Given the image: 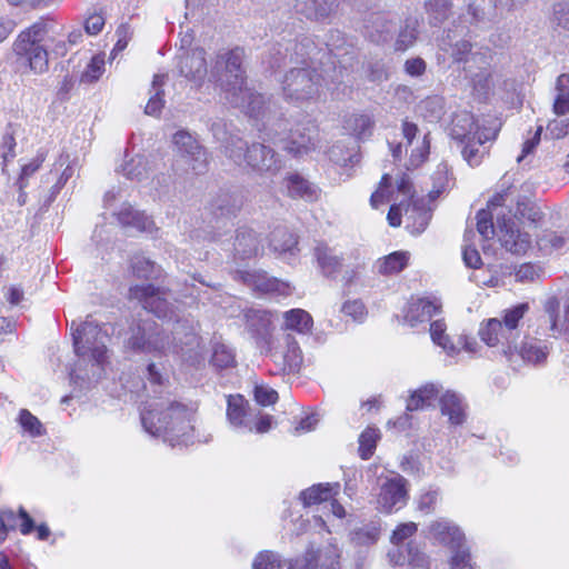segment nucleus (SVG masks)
Returning <instances> with one entry per match:
<instances>
[{"label": "nucleus", "instance_id": "1", "mask_svg": "<svg viewBox=\"0 0 569 569\" xmlns=\"http://www.w3.org/2000/svg\"><path fill=\"white\" fill-rule=\"evenodd\" d=\"M200 343L201 337L192 326L176 329L170 336L151 319L134 320L129 327V338L127 340L129 349L158 357L183 356L198 349Z\"/></svg>", "mask_w": 569, "mask_h": 569}, {"label": "nucleus", "instance_id": "24", "mask_svg": "<svg viewBox=\"0 0 569 569\" xmlns=\"http://www.w3.org/2000/svg\"><path fill=\"white\" fill-rule=\"evenodd\" d=\"M429 532L433 539L445 546H459L462 539V535L458 527L443 520L433 521L429 527Z\"/></svg>", "mask_w": 569, "mask_h": 569}, {"label": "nucleus", "instance_id": "32", "mask_svg": "<svg viewBox=\"0 0 569 569\" xmlns=\"http://www.w3.org/2000/svg\"><path fill=\"white\" fill-rule=\"evenodd\" d=\"M254 288L262 293H273L284 297L291 293L289 283L273 277L258 276L254 280Z\"/></svg>", "mask_w": 569, "mask_h": 569}, {"label": "nucleus", "instance_id": "29", "mask_svg": "<svg viewBox=\"0 0 569 569\" xmlns=\"http://www.w3.org/2000/svg\"><path fill=\"white\" fill-rule=\"evenodd\" d=\"M117 219L122 226L134 227L140 231H147L153 224L144 212L137 211L131 206L123 207L117 213Z\"/></svg>", "mask_w": 569, "mask_h": 569}, {"label": "nucleus", "instance_id": "26", "mask_svg": "<svg viewBox=\"0 0 569 569\" xmlns=\"http://www.w3.org/2000/svg\"><path fill=\"white\" fill-rule=\"evenodd\" d=\"M438 388L432 383H427L410 395L406 409L408 411H417L428 408L438 398Z\"/></svg>", "mask_w": 569, "mask_h": 569}, {"label": "nucleus", "instance_id": "40", "mask_svg": "<svg viewBox=\"0 0 569 569\" xmlns=\"http://www.w3.org/2000/svg\"><path fill=\"white\" fill-rule=\"evenodd\" d=\"M540 250H559L566 244V238L553 230H545L536 240Z\"/></svg>", "mask_w": 569, "mask_h": 569}, {"label": "nucleus", "instance_id": "45", "mask_svg": "<svg viewBox=\"0 0 569 569\" xmlns=\"http://www.w3.org/2000/svg\"><path fill=\"white\" fill-rule=\"evenodd\" d=\"M543 309L548 315L550 322V331L556 332L560 331V301L556 296L549 297Z\"/></svg>", "mask_w": 569, "mask_h": 569}, {"label": "nucleus", "instance_id": "10", "mask_svg": "<svg viewBox=\"0 0 569 569\" xmlns=\"http://www.w3.org/2000/svg\"><path fill=\"white\" fill-rule=\"evenodd\" d=\"M550 353V347L541 340L533 337H525L520 345L508 347L505 351V358L510 363L525 362L529 365H542L547 361Z\"/></svg>", "mask_w": 569, "mask_h": 569}, {"label": "nucleus", "instance_id": "2", "mask_svg": "<svg viewBox=\"0 0 569 569\" xmlns=\"http://www.w3.org/2000/svg\"><path fill=\"white\" fill-rule=\"evenodd\" d=\"M502 129L498 117H487L481 121L473 116L453 122L451 138L460 146L461 156L470 167H479L490 153V146L496 142Z\"/></svg>", "mask_w": 569, "mask_h": 569}, {"label": "nucleus", "instance_id": "56", "mask_svg": "<svg viewBox=\"0 0 569 569\" xmlns=\"http://www.w3.org/2000/svg\"><path fill=\"white\" fill-rule=\"evenodd\" d=\"M439 492L437 490H430L420 495L417 503V508L425 515H430L435 511Z\"/></svg>", "mask_w": 569, "mask_h": 569}, {"label": "nucleus", "instance_id": "36", "mask_svg": "<svg viewBox=\"0 0 569 569\" xmlns=\"http://www.w3.org/2000/svg\"><path fill=\"white\" fill-rule=\"evenodd\" d=\"M210 362L220 370L233 368L237 363L233 351L223 343H217L213 347Z\"/></svg>", "mask_w": 569, "mask_h": 569}, {"label": "nucleus", "instance_id": "58", "mask_svg": "<svg viewBox=\"0 0 569 569\" xmlns=\"http://www.w3.org/2000/svg\"><path fill=\"white\" fill-rule=\"evenodd\" d=\"M16 137L13 132H6L2 136L1 143H0V150H1V157L4 162L13 159L16 157Z\"/></svg>", "mask_w": 569, "mask_h": 569}, {"label": "nucleus", "instance_id": "31", "mask_svg": "<svg viewBox=\"0 0 569 569\" xmlns=\"http://www.w3.org/2000/svg\"><path fill=\"white\" fill-rule=\"evenodd\" d=\"M380 439L379 429L368 426L359 436L358 453L362 460L370 459L377 448V442Z\"/></svg>", "mask_w": 569, "mask_h": 569}, {"label": "nucleus", "instance_id": "18", "mask_svg": "<svg viewBox=\"0 0 569 569\" xmlns=\"http://www.w3.org/2000/svg\"><path fill=\"white\" fill-rule=\"evenodd\" d=\"M440 311V303L426 298H419L415 301H411L408 305L403 315V319L411 327H415L418 323L429 321L433 316L438 315Z\"/></svg>", "mask_w": 569, "mask_h": 569}, {"label": "nucleus", "instance_id": "61", "mask_svg": "<svg viewBox=\"0 0 569 569\" xmlns=\"http://www.w3.org/2000/svg\"><path fill=\"white\" fill-rule=\"evenodd\" d=\"M462 259L467 267L478 269L482 264L481 256L473 246H466L462 251Z\"/></svg>", "mask_w": 569, "mask_h": 569}, {"label": "nucleus", "instance_id": "41", "mask_svg": "<svg viewBox=\"0 0 569 569\" xmlns=\"http://www.w3.org/2000/svg\"><path fill=\"white\" fill-rule=\"evenodd\" d=\"M477 230L485 239L493 238L495 224H493V212L490 210L481 209L477 212Z\"/></svg>", "mask_w": 569, "mask_h": 569}, {"label": "nucleus", "instance_id": "43", "mask_svg": "<svg viewBox=\"0 0 569 569\" xmlns=\"http://www.w3.org/2000/svg\"><path fill=\"white\" fill-rule=\"evenodd\" d=\"M104 72V58L100 54L93 56L87 64L82 80L87 82L97 81Z\"/></svg>", "mask_w": 569, "mask_h": 569}, {"label": "nucleus", "instance_id": "11", "mask_svg": "<svg viewBox=\"0 0 569 569\" xmlns=\"http://www.w3.org/2000/svg\"><path fill=\"white\" fill-rule=\"evenodd\" d=\"M166 295V290L152 283L134 284L129 288V299L137 300L146 310L159 318L167 317L170 311Z\"/></svg>", "mask_w": 569, "mask_h": 569}, {"label": "nucleus", "instance_id": "50", "mask_svg": "<svg viewBox=\"0 0 569 569\" xmlns=\"http://www.w3.org/2000/svg\"><path fill=\"white\" fill-rule=\"evenodd\" d=\"M341 311L345 316H348L358 322H361L367 316V308L359 299L346 301L342 305Z\"/></svg>", "mask_w": 569, "mask_h": 569}, {"label": "nucleus", "instance_id": "22", "mask_svg": "<svg viewBox=\"0 0 569 569\" xmlns=\"http://www.w3.org/2000/svg\"><path fill=\"white\" fill-rule=\"evenodd\" d=\"M249 410V402L242 395L236 393L227 396L226 416L231 426L236 428L246 427V419Z\"/></svg>", "mask_w": 569, "mask_h": 569}, {"label": "nucleus", "instance_id": "7", "mask_svg": "<svg viewBox=\"0 0 569 569\" xmlns=\"http://www.w3.org/2000/svg\"><path fill=\"white\" fill-rule=\"evenodd\" d=\"M106 337L107 332L102 326L88 320L82 322L72 333L76 355L82 357L90 353L98 365H103L108 351L104 345Z\"/></svg>", "mask_w": 569, "mask_h": 569}, {"label": "nucleus", "instance_id": "60", "mask_svg": "<svg viewBox=\"0 0 569 569\" xmlns=\"http://www.w3.org/2000/svg\"><path fill=\"white\" fill-rule=\"evenodd\" d=\"M164 107V91L157 90L146 104L144 112L149 116H158Z\"/></svg>", "mask_w": 569, "mask_h": 569}, {"label": "nucleus", "instance_id": "4", "mask_svg": "<svg viewBox=\"0 0 569 569\" xmlns=\"http://www.w3.org/2000/svg\"><path fill=\"white\" fill-rule=\"evenodd\" d=\"M193 410L177 400H152L141 412L144 429L152 436H183L192 430Z\"/></svg>", "mask_w": 569, "mask_h": 569}, {"label": "nucleus", "instance_id": "28", "mask_svg": "<svg viewBox=\"0 0 569 569\" xmlns=\"http://www.w3.org/2000/svg\"><path fill=\"white\" fill-rule=\"evenodd\" d=\"M440 410L443 416H448L453 425H461L465 420V410L459 397L450 391L443 393L439 400Z\"/></svg>", "mask_w": 569, "mask_h": 569}, {"label": "nucleus", "instance_id": "35", "mask_svg": "<svg viewBox=\"0 0 569 569\" xmlns=\"http://www.w3.org/2000/svg\"><path fill=\"white\" fill-rule=\"evenodd\" d=\"M47 154L48 152L46 150H39L28 163L21 167L17 181L20 190H23L28 186L29 178L32 177L41 168L47 159Z\"/></svg>", "mask_w": 569, "mask_h": 569}, {"label": "nucleus", "instance_id": "55", "mask_svg": "<svg viewBox=\"0 0 569 569\" xmlns=\"http://www.w3.org/2000/svg\"><path fill=\"white\" fill-rule=\"evenodd\" d=\"M418 530L415 522L400 523L396 527L391 535V542L393 545L402 543L406 539L412 537Z\"/></svg>", "mask_w": 569, "mask_h": 569}, {"label": "nucleus", "instance_id": "34", "mask_svg": "<svg viewBox=\"0 0 569 569\" xmlns=\"http://www.w3.org/2000/svg\"><path fill=\"white\" fill-rule=\"evenodd\" d=\"M432 188L429 191V198L436 200L443 192L450 189L451 186V173L447 166H439L431 176Z\"/></svg>", "mask_w": 569, "mask_h": 569}, {"label": "nucleus", "instance_id": "15", "mask_svg": "<svg viewBox=\"0 0 569 569\" xmlns=\"http://www.w3.org/2000/svg\"><path fill=\"white\" fill-rule=\"evenodd\" d=\"M407 499V480L401 476L388 479L381 487L379 502L383 511L388 513H390L397 505L406 503Z\"/></svg>", "mask_w": 569, "mask_h": 569}, {"label": "nucleus", "instance_id": "54", "mask_svg": "<svg viewBox=\"0 0 569 569\" xmlns=\"http://www.w3.org/2000/svg\"><path fill=\"white\" fill-rule=\"evenodd\" d=\"M315 136L305 134L301 136V141H297L293 138L289 141L287 149L289 152L295 156H301L308 153L310 150L315 149Z\"/></svg>", "mask_w": 569, "mask_h": 569}, {"label": "nucleus", "instance_id": "9", "mask_svg": "<svg viewBox=\"0 0 569 569\" xmlns=\"http://www.w3.org/2000/svg\"><path fill=\"white\" fill-rule=\"evenodd\" d=\"M319 74L310 69H291L283 79V94L289 101H305L318 94Z\"/></svg>", "mask_w": 569, "mask_h": 569}, {"label": "nucleus", "instance_id": "39", "mask_svg": "<svg viewBox=\"0 0 569 569\" xmlns=\"http://www.w3.org/2000/svg\"><path fill=\"white\" fill-rule=\"evenodd\" d=\"M242 92H246L248 99L246 104H241V107L244 109V112L251 118H258L261 116L266 109V100L263 94L251 91L247 87Z\"/></svg>", "mask_w": 569, "mask_h": 569}, {"label": "nucleus", "instance_id": "23", "mask_svg": "<svg viewBox=\"0 0 569 569\" xmlns=\"http://www.w3.org/2000/svg\"><path fill=\"white\" fill-rule=\"evenodd\" d=\"M288 196L292 199L315 201L319 197V190L307 179L298 173L289 174L287 178Z\"/></svg>", "mask_w": 569, "mask_h": 569}, {"label": "nucleus", "instance_id": "12", "mask_svg": "<svg viewBox=\"0 0 569 569\" xmlns=\"http://www.w3.org/2000/svg\"><path fill=\"white\" fill-rule=\"evenodd\" d=\"M340 558L336 549H308L302 557L291 561L288 569H341Z\"/></svg>", "mask_w": 569, "mask_h": 569}, {"label": "nucleus", "instance_id": "53", "mask_svg": "<svg viewBox=\"0 0 569 569\" xmlns=\"http://www.w3.org/2000/svg\"><path fill=\"white\" fill-rule=\"evenodd\" d=\"M106 24L104 12L100 10L89 13L84 20V30L88 34L96 36L100 33Z\"/></svg>", "mask_w": 569, "mask_h": 569}, {"label": "nucleus", "instance_id": "25", "mask_svg": "<svg viewBox=\"0 0 569 569\" xmlns=\"http://www.w3.org/2000/svg\"><path fill=\"white\" fill-rule=\"evenodd\" d=\"M410 254L408 251H393L377 261L378 273L381 276H392L401 272L409 263Z\"/></svg>", "mask_w": 569, "mask_h": 569}, {"label": "nucleus", "instance_id": "3", "mask_svg": "<svg viewBox=\"0 0 569 569\" xmlns=\"http://www.w3.org/2000/svg\"><path fill=\"white\" fill-rule=\"evenodd\" d=\"M50 17H41L28 28L19 32L12 43V53L18 72L22 74H42L49 69V53L42 44L48 33Z\"/></svg>", "mask_w": 569, "mask_h": 569}, {"label": "nucleus", "instance_id": "37", "mask_svg": "<svg viewBox=\"0 0 569 569\" xmlns=\"http://www.w3.org/2000/svg\"><path fill=\"white\" fill-rule=\"evenodd\" d=\"M392 178L389 173H383L380 178L378 188L370 196V206L378 209L381 204L388 202L391 198Z\"/></svg>", "mask_w": 569, "mask_h": 569}, {"label": "nucleus", "instance_id": "46", "mask_svg": "<svg viewBox=\"0 0 569 569\" xmlns=\"http://www.w3.org/2000/svg\"><path fill=\"white\" fill-rule=\"evenodd\" d=\"M430 154V133L423 136L421 143L411 151L409 162L417 168L425 163Z\"/></svg>", "mask_w": 569, "mask_h": 569}, {"label": "nucleus", "instance_id": "44", "mask_svg": "<svg viewBox=\"0 0 569 569\" xmlns=\"http://www.w3.org/2000/svg\"><path fill=\"white\" fill-rule=\"evenodd\" d=\"M273 248L279 252H288L298 246V238L288 231H278L273 234Z\"/></svg>", "mask_w": 569, "mask_h": 569}, {"label": "nucleus", "instance_id": "14", "mask_svg": "<svg viewBox=\"0 0 569 569\" xmlns=\"http://www.w3.org/2000/svg\"><path fill=\"white\" fill-rule=\"evenodd\" d=\"M173 143L180 152L190 157L192 170L201 172L207 168L208 161L204 149L199 146L198 141L184 130H180L173 136Z\"/></svg>", "mask_w": 569, "mask_h": 569}, {"label": "nucleus", "instance_id": "21", "mask_svg": "<svg viewBox=\"0 0 569 569\" xmlns=\"http://www.w3.org/2000/svg\"><path fill=\"white\" fill-rule=\"evenodd\" d=\"M272 313L268 310L247 309L244 311V319L249 330L252 333H266L262 340L270 345L272 337L270 335Z\"/></svg>", "mask_w": 569, "mask_h": 569}, {"label": "nucleus", "instance_id": "5", "mask_svg": "<svg viewBox=\"0 0 569 569\" xmlns=\"http://www.w3.org/2000/svg\"><path fill=\"white\" fill-rule=\"evenodd\" d=\"M543 218L541 209L531 201H518L512 217L497 214L501 246L512 253L525 254L532 246V236L521 229H537Z\"/></svg>", "mask_w": 569, "mask_h": 569}, {"label": "nucleus", "instance_id": "19", "mask_svg": "<svg viewBox=\"0 0 569 569\" xmlns=\"http://www.w3.org/2000/svg\"><path fill=\"white\" fill-rule=\"evenodd\" d=\"M340 491L339 482H320L300 492V500L303 507L318 506L338 497Z\"/></svg>", "mask_w": 569, "mask_h": 569}, {"label": "nucleus", "instance_id": "62", "mask_svg": "<svg viewBox=\"0 0 569 569\" xmlns=\"http://www.w3.org/2000/svg\"><path fill=\"white\" fill-rule=\"evenodd\" d=\"M116 34L118 39L114 44L113 51L121 52L128 47V43L131 40V30L129 24H120L116 31Z\"/></svg>", "mask_w": 569, "mask_h": 569}, {"label": "nucleus", "instance_id": "51", "mask_svg": "<svg viewBox=\"0 0 569 569\" xmlns=\"http://www.w3.org/2000/svg\"><path fill=\"white\" fill-rule=\"evenodd\" d=\"M17 528V517L12 509L0 510V545L7 539L9 530Z\"/></svg>", "mask_w": 569, "mask_h": 569}, {"label": "nucleus", "instance_id": "33", "mask_svg": "<svg viewBox=\"0 0 569 569\" xmlns=\"http://www.w3.org/2000/svg\"><path fill=\"white\" fill-rule=\"evenodd\" d=\"M236 250L242 258L257 256L258 239L252 230L238 231L234 242Z\"/></svg>", "mask_w": 569, "mask_h": 569}, {"label": "nucleus", "instance_id": "42", "mask_svg": "<svg viewBox=\"0 0 569 569\" xmlns=\"http://www.w3.org/2000/svg\"><path fill=\"white\" fill-rule=\"evenodd\" d=\"M347 123L358 138L370 134L373 127L372 119L367 114H352Z\"/></svg>", "mask_w": 569, "mask_h": 569}, {"label": "nucleus", "instance_id": "38", "mask_svg": "<svg viewBox=\"0 0 569 569\" xmlns=\"http://www.w3.org/2000/svg\"><path fill=\"white\" fill-rule=\"evenodd\" d=\"M18 421L23 431L31 437H39L44 433V428L40 420L28 409H21L19 411Z\"/></svg>", "mask_w": 569, "mask_h": 569}, {"label": "nucleus", "instance_id": "52", "mask_svg": "<svg viewBox=\"0 0 569 569\" xmlns=\"http://www.w3.org/2000/svg\"><path fill=\"white\" fill-rule=\"evenodd\" d=\"M253 396L254 400L263 407L274 405L279 399L278 392L274 389L262 385L254 387Z\"/></svg>", "mask_w": 569, "mask_h": 569}, {"label": "nucleus", "instance_id": "16", "mask_svg": "<svg viewBox=\"0 0 569 569\" xmlns=\"http://www.w3.org/2000/svg\"><path fill=\"white\" fill-rule=\"evenodd\" d=\"M243 159L248 167L259 172L278 170L274 151L261 143H252L248 147L243 153Z\"/></svg>", "mask_w": 569, "mask_h": 569}, {"label": "nucleus", "instance_id": "48", "mask_svg": "<svg viewBox=\"0 0 569 569\" xmlns=\"http://www.w3.org/2000/svg\"><path fill=\"white\" fill-rule=\"evenodd\" d=\"M253 569H281V561L276 553L269 550L260 551L252 563Z\"/></svg>", "mask_w": 569, "mask_h": 569}, {"label": "nucleus", "instance_id": "63", "mask_svg": "<svg viewBox=\"0 0 569 569\" xmlns=\"http://www.w3.org/2000/svg\"><path fill=\"white\" fill-rule=\"evenodd\" d=\"M16 517L17 519H20V523L17 527L19 528L21 535L27 536L34 530V521L23 507L19 508L18 515H16Z\"/></svg>", "mask_w": 569, "mask_h": 569}, {"label": "nucleus", "instance_id": "6", "mask_svg": "<svg viewBox=\"0 0 569 569\" xmlns=\"http://www.w3.org/2000/svg\"><path fill=\"white\" fill-rule=\"evenodd\" d=\"M529 311V303L522 302L501 312V319L490 318L481 322L479 337L488 347H501V353L508 347H515L519 338V325Z\"/></svg>", "mask_w": 569, "mask_h": 569}, {"label": "nucleus", "instance_id": "57", "mask_svg": "<svg viewBox=\"0 0 569 569\" xmlns=\"http://www.w3.org/2000/svg\"><path fill=\"white\" fill-rule=\"evenodd\" d=\"M538 277V269L531 262L521 263L515 270V278L518 282H532Z\"/></svg>", "mask_w": 569, "mask_h": 569}, {"label": "nucleus", "instance_id": "59", "mask_svg": "<svg viewBox=\"0 0 569 569\" xmlns=\"http://www.w3.org/2000/svg\"><path fill=\"white\" fill-rule=\"evenodd\" d=\"M450 567L451 569H473L469 550H456L450 559Z\"/></svg>", "mask_w": 569, "mask_h": 569}, {"label": "nucleus", "instance_id": "64", "mask_svg": "<svg viewBox=\"0 0 569 569\" xmlns=\"http://www.w3.org/2000/svg\"><path fill=\"white\" fill-rule=\"evenodd\" d=\"M548 129L555 138H565L569 133V119L551 120Z\"/></svg>", "mask_w": 569, "mask_h": 569}, {"label": "nucleus", "instance_id": "8", "mask_svg": "<svg viewBox=\"0 0 569 569\" xmlns=\"http://www.w3.org/2000/svg\"><path fill=\"white\" fill-rule=\"evenodd\" d=\"M244 50L236 47L224 53L218 54L216 67L223 66V90L232 98H237L247 86V74L242 67Z\"/></svg>", "mask_w": 569, "mask_h": 569}, {"label": "nucleus", "instance_id": "27", "mask_svg": "<svg viewBox=\"0 0 569 569\" xmlns=\"http://www.w3.org/2000/svg\"><path fill=\"white\" fill-rule=\"evenodd\" d=\"M284 329L298 333H308L313 326L312 317L303 309L295 308L283 313Z\"/></svg>", "mask_w": 569, "mask_h": 569}, {"label": "nucleus", "instance_id": "13", "mask_svg": "<svg viewBox=\"0 0 569 569\" xmlns=\"http://www.w3.org/2000/svg\"><path fill=\"white\" fill-rule=\"evenodd\" d=\"M179 72L189 81L200 82L208 73L206 50L196 48L179 56Z\"/></svg>", "mask_w": 569, "mask_h": 569}, {"label": "nucleus", "instance_id": "20", "mask_svg": "<svg viewBox=\"0 0 569 569\" xmlns=\"http://www.w3.org/2000/svg\"><path fill=\"white\" fill-rule=\"evenodd\" d=\"M313 256L326 277H335L339 273L343 266V257L336 254L335 250L330 248L325 241L317 242L313 249Z\"/></svg>", "mask_w": 569, "mask_h": 569}, {"label": "nucleus", "instance_id": "49", "mask_svg": "<svg viewBox=\"0 0 569 569\" xmlns=\"http://www.w3.org/2000/svg\"><path fill=\"white\" fill-rule=\"evenodd\" d=\"M447 326L443 320H435L430 323V336L432 341L442 347L443 349H448L450 347V339L446 333Z\"/></svg>", "mask_w": 569, "mask_h": 569}, {"label": "nucleus", "instance_id": "47", "mask_svg": "<svg viewBox=\"0 0 569 569\" xmlns=\"http://www.w3.org/2000/svg\"><path fill=\"white\" fill-rule=\"evenodd\" d=\"M131 270L134 277L148 279L153 271V262L141 254H136L131 259Z\"/></svg>", "mask_w": 569, "mask_h": 569}, {"label": "nucleus", "instance_id": "17", "mask_svg": "<svg viewBox=\"0 0 569 569\" xmlns=\"http://www.w3.org/2000/svg\"><path fill=\"white\" fill-rule=\"evenodd\" d=\"M281 372L298 373L302 365V352L299 343L291 336L286 337V348L281 353H271Z\"/></svg>", "mask_w": 569, "mask_h": 569}, {"label": "nucleus", "instance_id": "30", "mask_svg": "<svg viewBox=\"0 0 569 569\" xmlns=\"http://www.w3.org/2000/svg\"><path fill=\"white\" fill-rule=\"evenodd\" d=\"M552 111L557 116L569 113V73H561L556 80Z\"/></svg>", "mask_w": 569, "mask_h": 569}]
</instances>
